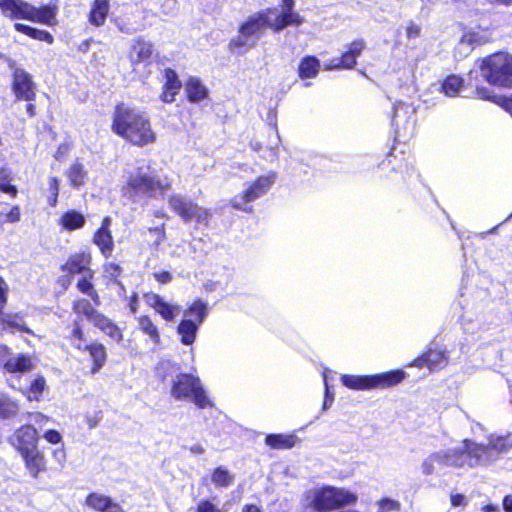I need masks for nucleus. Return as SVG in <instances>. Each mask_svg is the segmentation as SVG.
Wrapping results in <instances>:
<instances>
[{"mask_svg":"<svg viewBox=\"0 0 512 512\" xmlns=\"http://www.w3.org/2000/svg\"><path fill=\"white\" fill-rule=\"evenodd\" d=\"M512 448V434L506 436L490 435L487 444H479L470 439L462 441L458 448L440 450L427 456L422 464L424 475H432L444 467L464 468L487 466L495 462L500 454Z\"/></svg>","mask_w":512,"mask_h":512,"instance_id":"f257e3e1","label":"nucleus"},{"mask_svg":"<svg viewBox=\"0 0 512 512\" xmlns=\"http://www.w3.org/2000/svg\"><path fill=\"white\" fill-rule=\"evenodd\" d=\"M111 129L116 135L138 147L154 144L157 140L150 118L141 110L124 104L116 106Z\"/></svg>","mask_w":512,"mask_h":512,"instance_id":"f03ea898","label":"nucleus"},{"mask_svg":"<svg viewBox=\"0 0 512 512\" xmlns=\"http://www.w3.org/2000/svg\"><path fill=\"white\" fill-rule=\"evenodd\" d=\"M357 495L345 488L334 486L315 487L306 490L301 497V512H331L354 505Z\"/></svg>","mask_w":512,"mask_h":512,"instance_id":"7ed1b4c3","label":"nucleus"},{"mask_svg":"<svg viewBox=\"0 0 512 512\" xmlns=\"http://www.w3.org/2000/svg\"><path fill=\"white\" fill-rule=\"evenodd\" d=\"M170 186L167 178L162 179L150 173V165L146 161H138L135 167L127 170L123 191L136 201L144 196L152 197L157 192L163 194Z\"/></svg>","mask_w":512,"mask_h":512,"instance_id":"20e7f679","label":"nucleus"},{"mask_svg":"<svg viewBox=\"0 0 512 512\" xmlns=\"http://www.w3.org/2000/svg\"><path fill=\"white\" fill-rule=\"evenodd\" d=\"M271 13H273L271 8H267L248 17L239 27V35L231 40L230 49L237 53H244L253 48L267 28L273 30Z\"/></svg>","mask_w":512,"mask_h":512,"instance_id":"39448f33","label":"nucleus"},{"mask_svg":"<svg viewBox=\"0 0 512 512\" xmlns=\"http://www.w3.org/2000/svg\"><path fill=\"white\" fill-rule=\"evenodd\" d=\"M171 396L176 400H191L200 409L213 407V402L199 377L192 374L180 373L171 381Z\"/></svg>","mask_w":512,"mask_h":512,"instance_id":"423d86ee","label":"nucleus"},{"mask_svg":"<svg viewBox=\"0 0 512 512\" xmlns=\"http://www.w3.org/2000/svg\"><path fill=\"white\" fill-rule=\"evenodd\" d=\"M485 80L494 86H512V56L498 52L481 60L479 66Z\"/></svg>","mask_w":512,"mask_h":512,"instance_id":"0eeeda50","label":"nucleus"},{"mask_svg":"<svg viewBox=\"0 0 512 512\" xmlns=\"http://www.w3.org/2000/svg\"><path fill=\"white\" fill-rule=\"evenodd\" d=\"M404 377L405 373L402 370L365 376L343 374L341 383L352 390L385 389L399 384Z\"/></svg>","mask_w":512,"mask_h":512,"instance_id":"6e6552de","label":"nucleus"},{"mask_svg":"<svg viewBox=\"0 0 512 512\" xmlns=\"http://www.w3.org/2000/svg\"><path fill=\"white\" fill-rule=\"evenodd\" d=\"M276 178L277 175L275 172H269L267 175L258 177L254 182H251L244 191L233 197L231 205L235 209L250 212L251 207H249L248 204L264 196L275 183Z\"/></svg>","mask_w":512,"mask_h":512,"instance_id":"1a4fd4ad","label":"nucleus"},{"mask_svg":"<svg viewBox=\"0 0 512 512\" xmlns=\"http://www.w3.org/2000/svg\"><path fill=\"white\" fill-rule=\"evenodd\" d=\"M168 203L170 208L186 223L195 220L199 224L206 225L211 217L209 209L201 207L179 194L170 196Z\"/></svg>","mask_w":512,"mask_h":512,"instance_id":"9d476101","label":"nucleus"},{"mask_svg":"<svg viewBox=\"0 0 512 512\" xmlns=\"http://www.w3.org/2000/svg\"><path fill=\"white\" fill-rule=\"evenodd\" d=\"M0 366L8 373H26L35 368V362L30 355H14L8 346L0 345Z\"/></svg>","mask_w":512,"mask_h":512,"instance_id":"9b49d317","label":"nucleus"},{"mask_svg":"<svg viewBox=\"0 0 512 512\" xmlns=\"http://www.w3.org/2000/svg\"><path fill=\"white\" fill-rule=\"evenodd\" d=\"M9 443L21 454L37 448L38 432L32 425H23L10 437Z\"/></svg>","mask_w":512,"mask_h":512,"instance_id":"f8f14e48","label":"nucleus"},{"mask_svg":"<svg viewBox=\"0 0 512 512\" xmlns=\"http://www.w3.org/2000/svg\"><path fill=\"white\" fill-rule=\"evenodd\" d=\"M143 297L145 303L154 309L165 321H173L181 312L179 305L167 302L157 293L148 292Z\"/></svg>","mask_w":512,"mask_h":512,"instance_id":"ddd939ff","label":"nucleus"},{"mask_svg":"<svg viewBox=\"0 0 512 512\" xmlns=\"http://www.w3.org/2000/svg\"><path fill=\"white\" fill-rule=\"evenodd\" d=\"M56 13L57 7L55 5H46L37 8L25 2V5L22 6L19 18L52 25L54 24Z\"/></svg>","mask_w":512,"mask_h":512,"instance_id":"4468645a","label":"nucleus"},{"mask_svg":"<svg viewBox=\"0 0 512 512\" xmlns=\"http://www.w3.org/2000/svg\"><path fill=\"white\" fill-rule=\"evenodd\" d=\"M111 223V217H104L101 226L92 237V242L98 247L100 253L105 258H109L114 251V240L110 230Z\"/></svg>","mask_w":512,"mask_h":512,"instance_id":"2eb2a0df","label":"nucleus"},{"mask_svg":"<svg viewBox=\"0 0 512 512\" xmlns=\"http://www.w3.org/2000/svg\"><path fill=\"white\" fill-rule=\"evenodd\" d=\"M13 91L18 100L32 101L35 98V84L25 70L14 71Z\"/></svg>","mask_w":512,"mask_h":512,"instance_id":"dca6fc26","label":"nucleus"},{"mask_svg":"<svg viewBox=\"0 0 512 512\" xmlns=\"http://www.w3.org/2000/svg\"><path fill=\"white\" fill-rule=\"evenodd\" d=\"M85 505L96 512H126L111 497L98 492L90 493L85 499Z\"/></svg>","mask_w":512,"mask_h":512,"instance_id":"f3484780","label":"nucleus"},{"mask_svg":"<svg viewBox=\"0 0 512 512\" xmlns=\"http://www.w3.org/2000/svg\"><path fill=\"white\" fill-rule=\"evenodd\" d=\"M294 8H290L289 10L281 9V12H278L277 8H271L273 11V30L275 32H279L283 30L287 26H300L304 22V18L297 12L293 10Z\"/></svg>","mask_w":512,"mask_h":512,"instance_id":"a211bd4d","label":"nucleus"},{"mask_svg":"<svg viewBox=\"0 0 512 512\" xmlns=\"http://www.w3.org/2000/svg\"><path fill=\"white\" fill-rule=\"evenodd\" d=\"M447 364V356L441 350L430 349L421 357L415 359L412 366L415 367H428L430 370H437L443 368Z\"/></svg>","mask_w":512,"mask_h":512,"instance_id":"6ab92c4d","label":"nucleus"},{"mask_svg":"<svg viewBox=\"0 0 512 512\" xmlns=\"http://www.w3.org/2000/svg\"><path fill=\"white\" fill-rule=\"evenodd\" d=\"M25 466L33 478H37L41 472L46 471V459L37 448L21 454Z\"/></svg>","mask_w":512,"mask_h":512,"instance_id":"aec40b11","label":"nucleus"},{"mask_svg":"<svg viewBox=\"0 0 512 512\" xmlns=\"http://www.w3.org/2000/svg\"><path fill=\"white\" fill-rule=\"evenodd\" d=\"M164 76L166 81L160 98L165 103H171L175 100V96L181 89V82L178 79L177 73L170 68L165 69Z\"/></svg>","mask_w":512,"mask_h":512,"instance_id":"412c9836","label":"nucleus"},{"mask_svg":"<svg viewBox=\"0 0 512 512\" xmlns=\"http://www.w3.org/2000/svg\"><path fill=\"white\" fill-rule=\"evenodd\" d=\"M91 263V254L87 252L76 253L72 255L63 265L62 270L70 274H80L91 271L89 265Z\"/></svg>","mask_w":512,"mask_h":512,"instance_id":"4be33fe9","label":"nucleus"},{"mask_svg":"<svg viewBox=\"0 0 512 512\" xmlns=\"http://www.w3.org/2000/svg\"><path fill=\"white\" fill-rule=\"evenodd\" d=\"M109 9L108 0H94L89 13V22L97 27L102 26L106 21Z\"/></svg>","mask_w":512,"mask_h":512,"instance_id":"5701e85b","label":"nucleus"},{"mask_svg":"<svg viewBox=\"0 0 512 512\" xmlns=\"http://www.w3.org/2000/svg\"><path fill=\"white\" fill-rule=\"evenodd\" d=\"M84 351L89 353L93 361L91 373H97L104 366L107 359L105 347L100 343H91L84 346Z\"/></svg>","mask_w":512,"mask_h":512,"instance_id":"b1692460","label":"nucleus"},{"mask_svg":"<svg viewBox=\"0 0 512 512\" xmlns=\"http://www.w3.org/2000/svg\"><path fill=\"white\" fill-rule=\"evenodd\" d=\"M200 324L196 323L193 319L184 317L177 327V332L181 337V342L184 345H191L196 339V334Z\"/></svg>","mask_w":512,"mask_h":512,"instance_id":"393cba45","label":"nucleus"},{"mask_svg":"<svg viewBox=\"0 0 512 512\" xmlns=\"http://www.w3.org/2000/svg\"><path fill=\"white\" fill-rule=\"evenodd\" d=\"M185 90L189 101L200 102L208 96V89L196 77H190L186 83Z\"/></svg>","mask_w":512,"mask_h":512,"instance_id":"a878e982","label":"nucleus"},{"mask_svg":"<svg viewBox=\"0 0 512 512\" xmlns=\"http://www.w3.org/2000/svg\"><path fill=\"white\" fill-rule=\"evenodd\" d=\"M139 330L145 334L154 345L160 344V333L158 327L153 323L151 318L147 315H142L137 318Z\"/></svg>","mask_w":512,"mask_h":512,"instance_id":"bb28decb","label":"nucleus"},{"mask_svg":"<svg viewBox=\"0 0 512 512\" xmlns=\"http://www.w3.org/2000/svg\"><path fill=\"white\" fill-rule=\"evenodd\" d=\"M0 323L3 330L16 329L21 332L33 334V331L25 325L23 317L19 314H4L2 311L0 313Z\"/></svg>","mask_w":512,"mask_h":512,"instance_id":"cd10ccee","label":"nucleus"},{"mask_svg":"<svg viewBox=\"0 0 512 512\" xmlns=\"http://www.w3.org/2000/svg\"><path fill=\"white\" fill-rule=\"evenodd\" d=\"M85 222L86 219L84 215L76 210H69L65 212L59 220V224L69 231L82 228L85 225Z\"/></svg>","mask_w":512,"mask_h":512,"instance_id":"c85d7f7f","label":"nucleus"},{"mask_svg":"<svg viewBox=\"0 0 512 512\" xmlns=\"http://www.w3.org/2000/svg\"><path fill=\"white\" fill-rule=\"evenodd\" d=\"M320 69V62L314 56L304 57L299 64L298 73L301 79L314 78Z\"/></svg>","mask_w":512,"mask_h":512,"instance_id":"c756f323","label":"nucleus"},{"mask_svg":"<svg viewBox=\"0 0 512 512\" xmlns=\"http://www.w3.org/2000/svg\"><path fill=\"white\" fill-rule=\"evenodd\" d=\"M364 46L363 41H354L349 45L348 50L340 57L344 69H351L355 66L356 59L361 55Z\"/></svg>","mask_w":512,"mask_h":512,"instance_id":"7c9ffc66","label":"nucleus"},{"mask_svg":"<svg viewBox=\"0 0 512 512\" xmlns=\"http://www.w3.org/2000/svg\"><path fill=\"white\" fill-rule=\"evenodd\" d=\"M207 314L208 306L200 299L194 301L183 313L184 317L193 319L198 324H201L204 321Z\"/></svg>","mask_w":512,"mask_h":512,"instance_id":"2f4dec72","label":"nucleus"},{"mask_svg":"<svg viewBox=\"0 0 512 512\" xmlns=\"http://www.w3.org/2000/svg\"><path fill=\"white\" fill-rule=\"evenodd\" d=\"M66 175L69 179L70 185L75 188H79L84 185L87 172L83 164L77 161L70 166L66 172Z\"/></svg>","mask_w":512,"mask_h":512,"instance_id":"473e14b6","label":"nucleus"},{"mask_svg":"<svg viewBox=\"0 0 512 512\" xmlns=\"http://www.w3.org/2000/svg\"><path fill=\"white\" fill-rule=\"evenodd\" d=\"M295 436L283 434H270L265 443L273 449H290L295 445Z\"/></svg>","mask_w":512,"mask_h":512,"instance_id":"72a5a7b5","label":"nucleus"},{"mask_svg":"<svg viewBox=\"0 0 512 512\" xmlns=\"http://www.w3.org/2000/svg\"><path fill=\"white\" fill-rule=\"evenodd\" d=\"M14 27L17 31L24 33L33 39L44 41L49 44L53 42V36L45 30H39L22 23H16Z\"/></svg>","mask_w":512,"mask_h":512,"instance_id":"f704fd0d","label":"nucleus"},{"mask_svg":"<svg viewBox=\"0 0 512 512\" xmlns=\"http://www.w3.org/2000/svg\"><path fill=\"white\" fill-rule=\"evenodd\" d=\"M152 44L143 40H138L132 47L130 57L132 61H144L152 55Z\"/></svg>","mask_w":512,"mask_h":512,"instance_id":"c9c22d12","label":"nucleus"},{"mask_svg":"<svg viewBox=\"0 0 512 512\" xmlns=\"http://www.w3.org/2000/svg\"><path fill=\"white\" fill-rule=\"evenodd\" d=\"M19 411L18 403L4 393H0V418L14 417Z\"/></svg>","mask_w":512,"mask_h":512,"instance_id":"e433bc0d","label":"nucleus"},{"mask_svg":"<svg viewBox=\"0 0 512 512\" xmlns=\"http://www.w3.org/2000/svg\"><path fill=\"white\" fill-rule=\"evenodd\" d=\"M92 278H93V272L89 271L87 276L82 277L78 281L77 288L79 289L80 292L88 295L94 301V303L96 305H98L100 303L99 296H98V293L93 288V285L90 281Z\"/></svg>","mask_w":512,"mask_h":512,"instance_id":"4c0bfd02","label":"nucleus"},{"mask_svg":"<svg viewBox=\"0 0 512 512\" xmlns=\"http://www.w3.org/2000/svg\"><path fill=\"white\" fill-rule=\"evenodd\" d=\"M463 86V80L456 75H451L442 84V91L448 97H455Z\"/></svg>","mask_w":512,"mask_h":512,"instance_id":"58836bf2","label":"nucleus"},{"mask_svg":"<svg viewBox=\"0 0 512 512\" xmlns=\"http://www.w3.org/2000/svg\"><path fill=\"white\" fill-rule=\"evenodd\" d=\"M25 2L22 0H0V8L6 16L19 18L22 6Z\"/></svg>","mask_w":512,"mask_h":512,"instance_id":"ea45409f","label":"nucleus"},{"mask_svg":"<svg viewBox=\"0 0 512 512\" xmlns=\"http://www.w3.org/2000/svg\"><path fill=\"white\" fill-rule=\"evenodd\" d=\"M25 2L22 0H0V8L6 16L19 18L22 6Z\"/></svg>","mask_w":512,"mask_h":512,"instance_id":"a19ab883","label":"nucleus"},{"mask_svg":"<svg viewBox=\"0 0 512 512\" xmlns=\"http://www.w3.org/2000/svg\"><path fill=\"white\" fill-rule=\"evenodd\" d=\"M212 482L217 487H227L234 481V476L225 468L218 467L212 473Z\"/></svg>","mask_w":512,"mask_h":512,"instance_id":"79ce46f5","label":"nucleus"},{"mask_svg":"<svg viewBox=\"0 0 512 512\" xmlns=\"http://www.w3.org/2000/svg\"><path fill=\"white\" fill-rule=\"evenodd\" d=\"M414 113L415 109L411 105L399 102L394 106L393 122L399 126L402 120L408 119Z\"/></svg>","mask_w":512,"mask_h":512,"instance_id":"37998d69","label":"nucleus"},{"mask_svg":"<svg viewBox=\"0 0 512 512\" xmlns=\"http://www.w3.org/2000/svg\"><path fill=\"white\" fill-rule=\"evenodd\" d=\"M73 311L78 315H84L88 320H91L97 312L87 299H78L74 301Z\"/></svg>","mask_w":512,"mask_h":512,"instance_id":"c03bdc74","label":"nucleus"},{"mask_svg":"<svg viewBox=\"0 0 512 512\" xmlns=\"http://www.w3.org/2000/svg\"><path fill=\"white\" fill-rule=\"evenodd\" d=\"M476 45L472 40V36L469 31L463 33L458 44L455 47V51L461 56L469 55Z\"/></svg>","mask_w":512,"mask_h":512,"instance_id":"a18cd8bd","label":"nucleus"},{"mask_svg":"<svg viewBox=\"0 0 512 512\" xmlns=\"http://www.w3.org/2000/svg\"><path fill=\"white\" fill-rule=\"evenodd\" d=\"M46 382L42 376H38L33 380L27 391V398L29 401H38L45 389Z\"/></svg>","mask_w":512,"mask_h":512,"instance_id":"49530a36","label":"nucleus"},{"mask_svg":"<svg viewBox=\"0 0 512 512\" xmlns=\"http://www.w3.org/2000/svg\"><path fill=\"white\" fill-rule=\"evenodd\" d=\"M11 173L7 169L0 170V191L15 197L17 189L14 185L10 184Z\"/></svg>","mask_w":512,"mask_h":512,"instance_id":"de8ad7c7","label":"nucleus"},{"mask_svg":"<svg viewBox=\"0 0 512 512\" xmlns=\"http://www.w3.org/2000/svg\"><path fill=\"white\" fill-rule=\"evenodd\" d=\"M468 31L471 34L472 40L476 46L488 43L492 39V35L487 29L477 28Z\"/></svg>","mask_w":512,"mask_h":512,"instance_id":"09e8293b","label":"nucleus"},{"mask_svg":"<svg viewBox=\"0 0 512 512\" xmlns=\"http://www.w3.org/2000/svg\"><path fill=\"white\" fill-rule=\"evenodd\" d=\"M377 505L379 507L378 512L399 511L401 508L400 502L391 498H383L378 501Z\"/></svg>","mask_w":512,"mask_h":512,"instance_id":"8fccbe9b","label":"nucleus"},{"mask_svg":"<svg viewBox=\"0 0 512 512\" xmlns=\"http://www.w3.org/2000/svg\"><path fill=\"white\" fill-rule=\"evenodd\" d=\"M195 512H226V511L218 508L210 500H201L198 503Z\"/></svg>","mask_w":512,"mask_h":512,"instance_id":"3c124183","label":"nucleus"},{"mask_svg":"<svg viewBox=\"0 0 512 512\" xmlns=\"http://www.w3.org/2000/svg\"><path fill=\"white\" fill-rule=\"evenodd\" d=\"M104 333L116 342H120L123 338L120 328L113 322L106 327Z\"/></svg>","mask_w":512,"mask_h":512,"instance_id":"603ef678","label":"nucleus"},{"mask_svg":"<svg viewBox=\"0 0 512 512\" xmlns=\"http://www.w3.org/2000/svg\"><path fill=\"white\" fill-rule=\"evenodd\" d=\"M97 328H99L102 332L105 331L106 327L110 325L112 322L109 318L104 315L96 312V314L90 320Z\"/></svg>","mask_w":512,"mask_h":512,"instance_id":"864d4df0","label":"nucleus"},{"mask_svg":"<svg viewBox=\"0 0 512 512\" xmlns=\"http://www.w3.org/2000/svg\"><path fill=\"white\" fill-rule=\"evenodd\" d=\"M323 379H324V385H325V398L323 402V410H327L333 403L334 400V394L330 393L329 386H328V379H327V371L323 372Z\"/></svg>","mask_w":512,"mask_h":512,"instance_id":"5fc2aeb1","label":"nucleus"},{"mask_svg":"<svg viewBox=\"0 0 512 512\" xmlns=\"http://www.w3.org/2000/svg\"><path fill=\"white\" fill-rule=\"evenodd\" d=\"M476 96L480 99H483V100H490L492 102H495L497 103V101H501L500 98L501 97H497V96H494L492 94V91H490L488 88L486 87H478L476 89Z\"/></svg>","mask_w":512,"mask_h":512,"instance_id":"6e6d98bb","label":"nucleus"},{"mask_svg":"<svg viewBox=\"0 0 512 512\" xmlns=\"http://www.w3.org/2000/svg\"><path fill=\"white\" fill-rule=\"evenodd\" d=\"M177 11V1L176 0H164L162 4V12L165 15H175Z\"/></svg>","mask_w":512,"mask_h":512,"instance_id":"4d7b16f0","label":"nucleus"},{"mask_svg":"<svg viewBox=\"0 0 512 512\" xmlns=\"http://www.w3.org/2000/svg\"><path fill=\"white\" fill-rule=\"evenodd\" d=\"M44 439L51 444H59L62 441L61 434L56 430H48L43 435Z\"/></svg>","mask_w":512,"mask_h":512,"instance_id":"13d9d810","label":"nucleus"},{"mask_svg":"<svg viewBox=\"0 0 512 512\" xmlns=\"http://www.w3.org/2000/svg\"><path fill=\"white\" fill-rule=\"evenodd\" d=\"M104 269L106 274L113 279H116L121 274L120 266L113 262L107 263Z\"/></svg>","mask_w":512,"mask_h":512,"instance_id":"bf43d9fd","label":"nucleus"},{"mask_svg":"<svg viewBox=\"0 0 512 512\" xmlns=\"http://www.w3.org/2000/svg\"><path fill=\"white\" fill-rule=\"evenodd\" d=\"M7 293L8 285L2 278H0V313L4 309V306L7 302Z\"/></svg>","mask_w":512,"mask_h":512,"instance_id":"052dcab7","label":"nucleus"},{"mask_svg":"<svg viewBox=\"0 0 512 512\" xmlns=\"http://www.w3.org/2000/svg\"><path fill=\"white\" fill-rule=\"evenodd\" d=\"M153 276L161 284H167L172 280V275L168 271L155 272Z\"/></svg>","mask_w":512,"mask_h":512,"instance_id":"680f3d73","label":"nucleus"},{"mask_svg":"<svg viewBox=\"0 0 512 512\" xmlns=\"http://www.w3.org/2000/svg\"><path fill=\"white\" fill-rule=\"evenodd\" d=\"M453 507L465 506L467 504L466 497L463 494H453L450 497Z\"/></svg>","mask_w":512,"mask_h":512,"instance_id":"e2e57ef3","label":"nucleus"},{"mask_svg":"<svg viewBox=\"0 0 512 512\" xmlns=\"http://www.w3.org/2000/svg\"><path fill=\"white\" fill-rule=\"evenodd\" d=\"M54 460L62 467L66 461V453L63 448L53 450Z\"/></svg>","mask_w":512,"mask_h":512,"instance_id":"0e129e2a","label":"nucleus"},{"mask_svg":"<svg viewBox=\"0 0 512 512\" xmlns=\"http://www.w3.org/2000/svg\"><path fill=\"white\" fill-rule=\"evenodd\" d=\"M325 70H336V69H344L343 62L340 58H334L330 60L328 63L324 64Z\"/></svg>","mask_w":512,"mask_h":512,"instance_id":"69168bd1","label":"nucleus"},{"mask_svg":"<svg viewBox=\"0 0 512 512\" xmlns=\"http://www.w3.org/2000/svg\"><path fill=\"white\" fill-rule=\"evenodd\" d=\"M48 191L53 195L59 194V180L57 177H50L48 179Z\"/></svg>","mask_w":512,"mask_h":512,"instance_id":"338daca9","label":"nucleus"},{"mask_svg":"<svg viewBox=\"0 0 512 512\" xmlns=\"http://www.w3.org/2000/svg\"><path fill=\"white\" fill-rule=\"evenodd\" d=\"M83 340V332L77 322L74 323V328L71 333V343L75 341H82Z\"/></svg>","mask_w":512,"mask_h":512,"instance_id":"774afa93","label":"nucleus"}]
</instances>
